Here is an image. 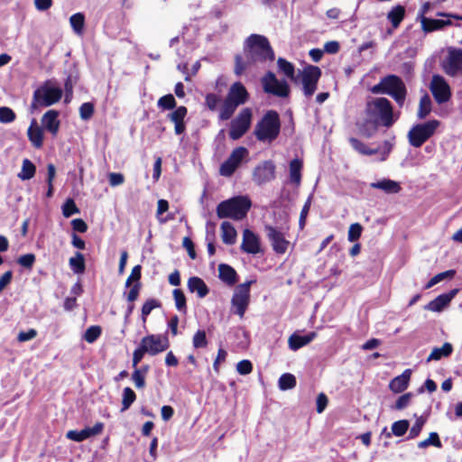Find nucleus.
Masks as SVG:
<instances>
[{"instance_id":"nucleus-20","label":"nucleus","mask_w":462,"mask_h":462,"mask_svg":"<svg viewBox=\"0 0 462 462\" xmlns=\"http://www.w3.org/2000/svg\"><path fill=\"white\" fill-rule=\"evenodd\" d=\"M248 97L249 94L243 84L240 82H236L230 87L226 98L239 106L245 104Z\"/></svg>"},{"instance_id":"nucleus-41","label":"nucleus","mask_w":462,"mask_h":462,"mask_svg":"<svg viewBox=\"0 0 462 462\" xmlns=\"http://www.w3.org/2000/svg\"><path fill=\"white\" fill-rule=\"evenodd\" d=\"M237 107L238 106L235 103H232L227 98H226L223 106L220 108L219 119L223 121L228 120L233 116Z\"/></svg>"},{"instance_id":"nucleus-21","label":"nucleus","mask_w":462,"mask_h":462,"mask_svg":"<svg viewBox=\"0 0 462 462\" xmlns=\"http://www.w3.org/2000/svg\"><path fill=\"white\" fill-rule=\"evenodd\" d=\"M187 108L183 106H180L168 115L171 122L174 124V132L176 134H181L185 132L186 125L184 123V119L187 116Z\"/></svg>"},{"instance_id":"nucleus-16","label":"nucleus","mask_w":462,"mask_h":462,"mask_svg":"<svg viewBox=\"0 0 462 462\" xmlns=\"http://www.w3.org/2000/svg\"><path fill=\"white\" fill-rule=\"evenodd\" d=\"M265 231L273 250L279 254H285L290 245V242L285 238L284 234L272 226H266Z\"/></svg>"},{"instance_id":"nucleus-36","label":"nucleus","mask_w":462,"mask_h":462,"mask_svg":"<svg viewBox=\"0 0 462 462\" xmlns=\"http://www.w3.org/2000/svg\"><path fill=\"white\" fill-rule=\"evenodd\" d=\"M405 14L404 7L402 5H397L393 7L387 14V18L392 23L394 28H397L401 22L402 21Z\"/></svg>"},{"instance_id":"nucleus-62","label":"nucleus","mask_w":462,"mask_h":462,"mask_svg":"<svg viewBox=\"0 0 462 462\" xmlns=\"http://www.w3.org/2000/svg\"><path fill=\"white\" fill-rule=\"evenodd\" d=\"M132 379L136 388L142 389L145 386V376L140 371L134 369Z\"/></svg>"},{"instance_id":"nucleus-22","label":"nucleus","mask_w":462,"mask_h":462,"mask_svg":"<svg viewBox=\"0 0 462 462\" xmlns=\"http://www.w3.org/2000/svg\"><path fill=\"white\" fill-rule=\"evenodd\" d=\"M457 292V290H452L448 293L439 295L436 299L430 301L425 309L434 312L443 310L456 296Z\"/></svg>"},{"instance_id":"nucleus-45","label":"nucleus","mask_w":462,"mask_h":462,"mask_svg":"<svg viewBox=\"0 0 462 462\" xmlns=\"http://www.w3.org/2000/svg\"><path fill=\"white\" fill-rule=\"evenodd\" d=\"M429 446H434L436 448H441L442 444H441V441H440L439 437L437 432L430 433V436H429L428 439H424L422 441H420L418 443V447L420 448H426Z\"/></svg>"},{"instance_id":"nucleus-57","label":"nucleus","mask_w":462,"mask_h":462,"mask_svg":"<svg viewBox=\"0 0 462 462\" xmlns=\"http://www.w3.org/2000/svg\"><path fill=\"white\" fill-rule=\"evenodd\" d=\"M141 265H135L132 269V272L125 282L126 287H130L133 282H139V280L141 279Z\"/></svg>"},{"instance_id":"nucleus-8","label":"nucleus","mask_w":462,"mask_h":462,"mask_svg":"<svg viewBox=\"0 0 462 462\" xmlns=\"http://www.w3.org/2000/svg\"><path fill=\"white\" fill-rule=\"evenodd\" d=\"M321 76V69L313 65L306 66L302 70L299 71L297 76L300 79L302 85V92L306 97L313 96L317 90L318 82Z\"/></svg>"},{"instance_id":"nucleus-6","label":"nucleus","mask_w":462,"mask_h":462,"mask_svg":"<svg viewBox=\"0 0 462 462\" xmlns=\"http://www.w3.org/2000/svg\"><path fill=\"white\" fill-rule=\"evenodd\" d=\"M61 97V88L50 87L47 83H45L33 92L31 110L33 112L39 107L50 106L59 102Z\"/></svg>"},{"instance_id":"nucleus-18","label":"nucleus","mask_w":462,"mask_h":462,"mask_svg":"<svg viewBox=\"0 0 462 462\" xmlns=\"http://www.w3.org/2000/svg\"><path fill=\"white\" fill-rule=\"evenodd\" d=\"M104 430L103 422H97L93 427L85 428L81 430H69L66 437L73 441L81 442L90 437L99 435Z\"/></svg>"},{"instance_id":"nucleus-29","label":"nucleus","mask_w":462,"mask_h":462,"mask_svg":"<svg viewBox=\"0 0 462 462\" xmlns=\"http://www.w3.org/2000/svg\"><path fill=\"white\" fill-rule=\"evenodd\" d=\"M315 332H311L305 336L293 334L289 337L288 344L290 348L295 351L310 343L315 338Z\"/></svg>"},{"instance_id":"nucleus-51","label":"nucleus","mask_w":462,"mask_h":462,"mask_svg":"<svg viewBox=\"0 0 462 462\" xmlns=\"http://www.w3.org/2000/svg\"><path fill=\"white\" fill-rule=\"evenodd\" d=\"M193 346L195 348L205 347L208 345V340L206 337V332L204 330H199L193 337L192 339Z\"/></svg>"},{"instance_id":"nucleus-43","label":"nucleus","mask_w":462,"mask_h":462,"mask_svg":"<svg viewBox=\"0 0 462 462\" xmlns=\"http://www.w3.org/2000/svg\"><path fill=\"white\" fill-rule=\"evenodd\" d=\"M172 296L176 309L182 313H186L187 305L184 292L180 289H175L172 291Z\"/></svg>"},{"instance_id":"nucleus-53","label":"nucleus","mask_w":462,"mask_h":462,"mask_svg":"<svg viewBox=\"0 0 462 462\" xmlns=\"http://www.w3.org/2000/svg\"><path fill=\"white\" fill-rule=\"evenodd\" d=\"M79 213V208H77L73 199H69L64 205L62 206V214L65 217H69L73 214Z\"/></svg>"},{"instance_id":"nucleus-50","label":"nucleus","mask_w":462,"mask_h":462,"mask_svg":"<svg viewBox=\"0 0 462 462\" xmlns=\"http://www.w3.org/2000/svg\"><path fill=\"white\" fill-rule=\"evenodd\" d=\"M100 334H101L100 327L91 326L86 330V332L84 334V339L88 343H93L98 338Z\"/></svg>"},{"instance_id":"nucleus-5","label":"nucleus","mask_w":462,"mask_h":462,"mask_svg":"<svg viewBox=\"0 0 462 462\" xmlns=\"http://www.w3.org/2000/svg\"><path fill=\"white\" fill-rule=\"evenodd\" d=\"M248 56L254 61L273 60L274 53L266 37L252 34L246 40Z\"/></svg>"},{"instance_id":"nucleus-38","label":"nucleus","mask_w":462,"mask_h":462,"mask_svg":"<svg viewBox=\"0 0 462 462\" xmlns=\"http://www.w3.org/2000/svg\"><path fill=\"white\" fill-rule=\"evenodd\" d=\"M71 270L78 274L85 271V258L81 253H76L75 256L70 257L69 261Z\"/></svg>"},{"instance_id":"nucleus-48","label":"nucleus","mask_w":462,"mask_h":462,"mask_svg":"<svg viewBox=\"0 0 462 462\" xmlns=\"http://www.w3.org/2000/svg\"><path fill=\"white\" fill-rule=\"evenodd\" d=\"M408 429H409V421L406 420L395 421L392 425V431H393V435H395L397 437L403 436L405 434V432L408 430Z\"/></svg>"},{"instance_id":"nucleus-46","label":"nucleus","mask_w":462,"mask_h":462,"mask_svg":"<svg viewBox=\"0 0 462 462\" xmlns=\"http://www.w3.org/2000/svg\"><path fill=\"white\" fill-rule=\"evenodd\" d=\"M454 274H455V271L454 270H448V271L438 273L437 275L432 277L428 282V283L425 286V289H430V288L433 287L434 285H436L437 283L440 282L442 280H444L446 278H452L454 276Z\"/></svg>"},{"instance_id":"nucleus-9","label":"nucleus","mask_w":462,"mask_h":462,"mask_svg":"<svg viewBox=\"0 0 462 462\" xmlns=\"http://www.w3.org/2000/svg\"><path fill=\"white\" fill-rule=\"evenodd\" d=\"M252 116L253 114L250 108H244L231 121L229 137L232 140L241 138L249 130L252 122Z\"/></svg>"},{"instance_id":"nucleus-30","label":"nucleus","mask_w":462,"mask_h":462,"mask_svg":"<svg viewBox=\"0 0 462 462\" xmlns=\"http://www.w3.org/2000/svg\"><path fill=\"white\" fill-rule=\"evenodd\" d=\"M422 30L426 32H433L451 24L450 20L430 19L425 16L420 17Z\"/></svg>"},{"instance_id":"nucleus-23","label":"nucleus","mask_w":462,"mask_h":462,"mask_svg":"<svg viewBox=\"0 0 462 462\" xmlns=\"http://www.w3.org/2000/svg\"><path fill=\"white\" fill-rule=\"evenodd\" d=\"M411 375V370L406 369L403 373L394 377L389 383V388L395 393H402L409 385V382Z\"/></svg>"},{"instance_id":"nucleus-26","label":"nucleus","mask_w":462,"mask_h":462,"mask_svg":"<svg viewBox=\"0 0 462 462\" xmlns=\"http://www.w3.org/2000/svg\"><path fill=\"white\" fill-rule=\"evenodd\" d=\"M188 289L192 293L196 292L200 299L206 297L209 292L208 287L205 282L196 276L190 277L188 280Z\"/></svg>"},{"instance_id":"nucleus-54","label":"nucleus","mask_w":462,"mask_h":462,"mask_svg":"<svg viewBox=\"0 0 462 462\" xmlns=\"http://www.w3.org/2000/svg\"><path fill=\"white\" fill-rule=\"evenodd\" d=\"M94 114V106L92 103H83L79 107V115L81 119L88 120Z\"/></svg>"},{"instance_id":"nucleus-49","label":"nucleus","mask_w":462,"mask_h":462,"mask_svg":"<svg viewBox=\"0 0 462 462\" xmlns=\"http://www.w3.org/2000/svg\"><path fill=\"white\" fill-rule=\"evenodd\" d=\"M15 114L14 112L7 106H1L0 107V123L3 124H8L12 123L15 120Z\"/></svg>"},{"instance_id":"nucleus-34","label":"nucleus","mask_w":462,"mask_h":462,"mask_svg":"<svg viewBox=\"0 0 462 462\" xmlns=\"http://www.w3.org/2000/svg\"><path fill=\"white\" fill-rule=\"evenodd\" d=\"M277 65L279 67V69L290 79L294 81L295 83L298 82V78L295 77V69L292 63L287 61L286 60L282 58H279L277 60Z\"/></svg>"},{"instance_id":"nucleus-1","label":"nucleus","mask_w":462,"mask_h":462,"mask_svg":"<svg viewBox=\"0 0 462 462\" xmlns=\"http://www.w3.org/2000/svg\"><path fill=\"white\" fill-rule=\"evenodd\" d=\"M394 116L393 106L385 97H374L366 103L365 122L360 126L361 134L371 137L377 130L379 125L390 127L397 120Z\"/></svg>"},{"instance_id":"nucleus-63","label":"nucleus","mask_w":462,"mask_h":462,"mask_svg":"<svg viewBox=\"0 0 462 462\" xmlns=\"http://www.w3.org/2000/svg\"><path fill=\"white\" fill-rule=\"evenodd\" d=\"M37 336V331L34 328H31L28 331H21L17 336L19 342H26L33 339Z\"/></svg>"},{"instance_id":"nucleus-37","label":"nucleus","mask_w":462,"mask_h":462,"mask_svg":"<svg viewBox=\"0 0 462 462\" xmlns=\"http://www.w3.org/2000/svg\"><path fill=\"white\" fill-rule=\"evenodd\" d=\"M69 23L74 32L78 35H81L85 25L84 14L82 13L72 14L69 18Z\"/></svg>"},{"instance_id":"nucleus-10","label":"nucleus","mask_w":462,"mask_h":462,"mask_svg":"<svg viewBox=\"0 0 462 462\" xmlns=\"http://www.w3.org/2000/svg\"><path fill=\"white\" fill-rule=\"evenodd\" d=\"M253 282H247L242 284H239L235 289L231 304L234 310V313L237 314L240 318H243L245 312L250 302V286Z\"/></svg>"},{"instance_id":"nucleus-64","label":"nucleus","mask_w":462,"mask_h":462,"mask_svg":"<svg viewBox=\"0 0 462 462\" xmlns=\"http://www.w3.org/2000/svg\"><path fill=\"white\" fill-rule=\"evenodd\" d=\"M141 289V283L135 282L132 288L130 289L129 292L127 293L126 299L129 302H134L137 300L139 292Z\"/></svg>"},{"instance_id":"nucleus-61","label":"nucleus","mask_w":462,"mask_h":462,"mask_svg":"<svg viewBox=\"0 0 462 462\" xmlns=\"http://www.w3.org/2000/svg\"><path fill=\"white\" fill-rule=\"evenodd\" d=\"M310 205H311V198L310 197L307 201L305 202L302 209H301V212H300V220H299V225H300V227L302 229L305 226V223H306V218H307V216H308V213H309V210H310Z\"/></svg>"},{"instance_id":"nucleus-52","label":"nucleus","mask_w":462,"mask_h":462,"mask_svg":"<svg viewBox=\"0 0 462 462\" xmlns=\"http://www.w3.org/2000/svg\"><path fill=\"white\" fill-rule=\"evenodd\" d=\"M176 106V101L171 94L165 95L158 100V106L163 109H172Z\"/></svg>"},{"instance_id":"nucleus-58","label":"nucleus","mask_w":462,"mask_h":462,"mask_svg":"<svg viewBox=\"0 0 462 462\" xmlns=\"http://www.w3.org/2000/svg\"><path fill=\"white\" fill-rule=\"evenodd\" d=\"M35 262V255L33 254H26L20 256L17 263L25 268H32Z\"/></svg>"},{"instance_id":"nucleus-13","label":"nucleus","mask_w":462,"mask_h":462,"mask_svg":"<svg viewBox=\"0 0 462 462\" xmlns=\"http://www.w3.org/2000/svg\"><path fill=\"white\" fill-rule=\"evenodd\" d=\"M263 87L265 92L277 97H286L289 96L290 88L285 81H280L275 75L268 72L263 79Z\"/></svg>"},{"instance_id":"nucleus-47","label":"nucleus","mask_w":462,"mask_h":462,"mask_svg":"<svg viewBox=\"0 0 462 462\" xmlns=\"http://www.w3.org/2000/svg\"><path fill=\"white\" fill-rule=\"evenodd\" d=\"M363 231V226L359 223L351 224L348 228L347 239L349 242L357 241Z\"/></svg>"},{"instance_id":"nucleus-2","label":"nucleus","mask_w":462,"mask_h":462,"mask_svg":"<svg viewBox=\"0 0 462 462\" xmlns=\"http://www.w3.org/2000/svg\"><path fill=\"white\" fill-rule=\"evenodd\" d=\"M281 131V121L278 113L269 110L254 127L256 139L263 143H271L274 141Z\"/></svg>"},{"instance_id":"nucleus-35","label":"nucleus","mask_w":462,"mask_h":462,"mask_svg":"<svg viewBox=\"0 0 462 462\" xmlns=\"http://www.w3.org/2000/svg\"><path fill=\"white\" fill-rule=\"evenodd\" d=\"M36 171L34 164L28 159H24L22 164V170L18 173V178L22 180H31Z\"/></svg>"},{"instance_id":"nucleus-7","label":"nucleus","mask_w":462,"mask_h":462,"mask_svg":"<svg viewBox=\"0 0 462 462\" xmlns=\"http://www.w3.org/2000/svg\"><path fill=\"white\" fill-rule=\"evenodd\" d=\"M440 123L439 120H430L412 126L408 132V140L411 146L419 148L436 132Z\"/></svg>"},{"instance_id":"nucleus-11","label":"nucleus","mask_w":462,"mask_h":462,"mask_svg":"<svg viewBox=\"0 0 462 462\" xmlns=\"http://www.w3.org/2000/svg\"><path fill=\"white\" fill-rule=\"evenodd\" d=\"M248 154L249 152L245 147L240 146L234 149L226 161L221 164L219 173L225 177L231 176Z\"/></svg>"},{"instance_id":"nucleus-28","label":"nucleus","mask_w":462,"mask_h":462,"mask_svg":"<svg viewBox=\"0 0 462 462\" xmlns=\"http://www.w3.org/2000/svg\"><path fill=\"white\" fill-rule=\"evenodd\" d=\"M218 276L219 279L231 286L237 282V274L234 268L228 264L221 263L218 265Z\"/></svg>"},{"instance_id":"nucleus-15","label":"nucleus","mask_w":462,"mask_h":462,"mask_svg":"<svg viewBox=\"0 0 462 462\" xmlns=\"http://www.w3.org/2000/svg\"><path fill=\"white\" fill-rule=\"evenodd\" d=\"M443 69L451 77L462 72V50L448 49V55L443 62Z\"/></svg>"},{"instance_id":"nucleus-27","label":"nucleus","mask_w":462,"mask_h":462,"mask_svg":"<svg viewBox=\"0 0 462 462\" xmlns=\"http://www.w3.org/2000/svg\"><path fill=\"white\" fill-rule=\"evenodd\" d=\"M28 138L32 145L36 148H41L43 143V131L37 125L35 119L32 120L27 131Z\"/></svg>"},{"instance_id":"nucleus-3","label":"nucleus","mask_w":462,"mask_h":462,"mask_svg":"<svg viewBox=\"0 0 462 462\" xmlns=\"http://www.w3.org/2000/svg\"><path fill=\"white\" fill-rule=\"evenodd\" d=\"M250 208L251 201L247 197H234L217 205V215L219 218L229 217L234 220H241L246 217Z\"/></svg>"},{"instance_id":"nucleus-31","label":"nucleus","mask_w":462,"mask_h":462,"mask_svg":"<svg viewBox=\"0 0 462 462\" xmlns=\"http://www.w3.org/2000/svg\"><path fill=\"white\" fill-rule=\"evenodd\" d=\"M220 228L223 242L226 245H234L236 241L237 236L236 230L234 227V226L227 221H224L221 224Z\"/></svg>"},{"instance_id":"nucleus-39","label":"nucleus","mask_w":462,"mask_h":462,"mask_svg":"<svg viewBox=\"0 0 462 462\" xmlns=\"http://www.w3.org/2000/svg\"><path fill=\"white\" fill-rule=\"evenodd\" d=\"M431 111V100L428 94L421 97L419 104L417 116L420 119L425 118Z\"/></svg>"},{"instance_id":"nucleus-25","label":"nucleus","mask_w":462,"mask_h":462,"mask_svg":"<svg viewBox=\"0 0 462 462\" xmlns=\"http://www.w3.org/2000/svg\"><path fill=\"white\" fill-rule=\"evenodd\" d=\"M59 113L55 110L47 111L42 118V122L46 130H48L52 134H56L59 131L60 121L58 120Z\"/></svg>"},{"instance_id":"nucleus-60","label":"nucleus","mask_w":462,"mask_h":462,"mask_svg":"<svg viewBox=\"0 0 462 462\" xmlns=\"http://www.w3.org/2000/svg\"><path fill=\"white\" fill-rule=\"evenodd\" d=\"M424 423H425V420L422 417L417 418L415 423L413 424V426L411 427V429L410 430V433H409L410 438H411V439L416 438L421 431Z\"/></svg>"},{"instance_id":"nucleus-14","label":"nucleus","mask_w":462,"mask_h":462,"mask_svg":"<svg viewBox=\"0 0 462 462\" xmlns=\"http://www.w3.org/2000/svg\"><path fill=\"white\" fill-rule=\"evenodd\" d=\"M140 345L151 356H155L169 347V340L162 335H149L142 338Z\"/></svg>"},{"instance_id":"nucleus-24","label":"nucleus","mask_w":462,"mask_h":462,"mask_svg":"<svg viewBox=\"0 0 462 462\" xmlns=\"http://www.w3.org/2000/svg\"><path fill=\"white\" fill-rule=\"evenodd\" d=\"M372 189H381L386 194H397L401 191L402 188L399 182L390 180L383 179L378 181L370 183Z\"/></svg>"},{"instance_id":"nucleus-33","label":"nucleus","mask_w":462,"mask_h":462,"mask_svg":"<svg viewBox=\"0 0 462 462\" xmlns=\"http://www.w3.org/2000/svg\"><path fill=\"white\" fill-rule=\"evenodd\" d=\"M453 347L451 344L445 343L441 347L434 348L427 358V362L432 360H439L444 356H448L452 353Z\"/></svg>"},{"instance_id":"nucleus-19","label":"nucleus","mask_w":462,"mask_h":462,"mask_svg":"<svg viewBox=\"0 0 462 462\" xmlns=\"http://www.w3.org/2000/svg\"><path fill=\"white\" fill-rule=\"evenodd\" d=\"M241 249L251 254H256L261 252V243L259 236L249 229L243 232Z\"/></svg>"},{"instance_id":"nucleus-44","label":"nucleus","mask_w":462,"mask_h":462,"mask_svg":"<svg viewBox=\"0 0 462 462\" xmlns=\"http://www.w3.org/2000/svg\"><path fill=\"white\" fill-rule=\"evenodd\" d=\"M349 142L352 147L361 154L373 155L379 152L378 149H370L364 143L360 142L356 138H350Z\"/></svg>"},{"instance_id":"nucleus-17","label":"nucleus","mask_w":462,"mask_h":462,"mask_svg":"<svg viewBox=\"0 0 462 462\" xmlns=\"http://www.w3.org/2000/svg\"><path fill=\"white\" fill-rule=\"evenodd\" d=\"M275 166L270 162H263L258 165L253 173L254 181L257 184H263L274 179Z\"/></svg>"},{"instance_id":"nucleus-55","label":"nucleus","mask_w":462,"mask_h":462,"mask_svg":"<svg viewBox=\"0 0 462 462\" xmlns=\"http://www.w3.org/2000/svg\"><path fill=\"white\" fill-rule=\"evenodd\" d=\"M160 306L159 302L155 300H147L142 308V319L145 322L146 317L152 312V310Z\"/></svg>"},{"instance_id":"nucleus-42","label":"nucleus","mask_w":462,"mask_h":462,"mask_svg":"<svg viewBox=\"0 0 462 462\" xmlns=\"http://www.w3.org/2000/svg\"><path fill=\"white\" fill-rule=\"evenodd\" d=\"M136 399L135 393L130 388L125 387L122 395V408L121 411H125L130 408Z\"/></svg>"},{"instance_id":"nucleus-32","label":"nucleus","mask_w":462,"mask_h":462,"mask_svg":"<svg viewBox=\"0 0 462 462\" xmlns=\"http://www.w3.org/2000/svg\"><path fill=\"white\" fill-rule=\"evenodd\" d=\"M302 169V162L299 159H293L290 162V180L297 186L300 185L301 180L300 171Z\"/></svg>"},{"instance_id":"nucleus-4","label":"nucleus","mask_w":462,"mask_h":462,"mask_svg":"<svg viewBox=\"0 0 462 462\" xmlns=\"http://www.w3.org/2000/svg\"><path fill=\"white\" fill-rule=\"evenodd\" d=\"M374 94H387L402 106L406 97V87L401 78L395 75H388L371 88Z\"/></svg>"},{"instance_id":"nucleus-56","label":"nucleus","mask_w":462,"mask_h":462,"mask_svg":"<svg viewBox=\"0 0 462 462\" xmlns=\"http://www.w3.org/2000/svg\"><path fill=\"white\" fill-rule=\"evenodd\" d=\"M411 397V393L402 394L397 399L395 405L393 406V409L398 411L405 409L410 404Z\"/></svg>"},{"instance_id":"nucleus-59","label":"nucleus","mask_w":462,"mask_h":462,"mask_svg":"<svg viewBox=\"0 0 462 462\" xmlns=\"http://www.w3.org/2000/svg\"><path fill=\"white\" fill-rule=\"evenodd\" d=\"M253 365L249 360H242L236 365V371L238 374L245 375L252 372Z\"/></svg>"},{"instance_id":"nucleus-12","label":"nucleus","mask_w":462,"mask_h":462,"mask_svg":"<svg viewBox=\"0 0 462 462\" xmlns=\"http://www.w3.org/2000/svg\"><path fill=\"white\" fill-rule=\"evenodd\" d=\"M430 89L438 104L448 102L451 97L450 87L442 76L432 77Z\"/></svg>"},{"instance_id":"nucleus-40","label":"nucleus","mask_w":462,"mask_h":462,"mask_svg":"<svg viewBox=\"0 0 462 462\" xmlns=\"http://www.w3.org/2000/svg\"><path fill=\"white\" fill-rule=\"evenodd\" d=\"M278 385L282 391L293 389L296 386V378L291 374H283L279 378Z\"/></svg>"}]
</instances>
